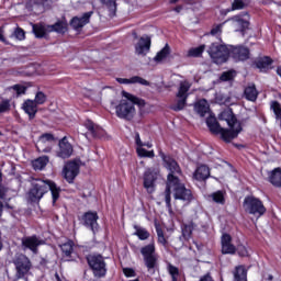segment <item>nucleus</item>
<instances>
[{
    "instance_id": "f257e3e1",
    "label": "nucleus",
    "mask_w": 281,
    "mask_h": 281,
    "mask_svg": "<svg viewBox=\"0 0 281 281\" xmlns=\"http://www.w3.org/2000/svg\"><path fill=\"white\" fill-rule=\"evenodd\" d=\"M194 111L200 115V117H205V115H210L206 119V125L210 128L211 133L214 135H221V138L223 142H232V139H236L238 137V134L243 131V126L240 125V122L236 120V116H234V112L231 110H226L221 113L220 119L224 120V122H227L229 128H223L221 127V124L216 121V117H214L210 113V103H207V100L201 99L194 104Z\"/></svg>"
},
{
    "instance_id": "f03ea898",
    "label": "nucleus",
    "mask_w": 281,
    "mask_h": 281,
    "mask_svg": "<svg viewBox=\"0 0 281 281\" xmlns=\"http://www.w3.org/2000/svg\"><path fill=\"white\" fill-rule=\"evenodd\" d=\"M122 95L123 98L115 106L116 117H120V120H127L128 122H131V120H133V117H135L137 113L135 104L136 106H139V109H144V106H146V101L126 91H123Z\"/></svg>"
},
{
    "instance_id": "7ed1b4c3",
    "label": "nucleus",
    "mask_w": 281,
    "mask_h": 281,
    "mask_svg": "<svg viewBox=\"0 0 281 281\" xmlns=\"http://www.w3.org/2000/svg\"><path fill=\"white\" fill-rule=\"evenodd\" d=\"M173 190V196L176 200L190 203L192 201V191L186 189V186L179 181L178 177L170 175L167 177V188L165 191L166 205L170 213H172V205L170 204V191Z\"/></svg>"
},
{
    "instance_id": "20e7f679",
    "label": "nucleus",
    "mask_w": 281,
    "mask_h": 281,
    "mask_svg": "<svg viewBox=\"0 0 281 281\" xmlns=\"http://www.w3.org/2000/svg\"><path fill=\"white\" fill-rule=\"evenodd\" d=\"M33 188L30 191V199L32 201H41L47 192H52L53 205L60 199V188L52 180L35 179L32 182Z\"/></svg>"
},
{
    "instance_id": "39448f33",
    "label": "nucleus",
    "mask_w": 281,
    "mask_h": 281,
    "mask_svg": "<svg viewBox=\"0 0 281 281\" xmlns=\"http://www.w3.org/2000/svg\"><path fill=\"white\" fill-rule=\"evenodd\" d=\"M13 265L15 267V274L9 276V280L18 281L27 276L32 269V261L25 255H16Z\"/></svg>"
},
{
    "instance_id": "423d86ee",
    "label": "nucleus",
    "mask_w": 281,
    "mask_h": 281,
    "mask_svg": "<svg viewBox=\"0 0 281 281\" xmlns=\"http://www.w3.org/2000/svg\"><path fill=\"white\" fill-rule=\"evenodd\" d=\"M229 52V47L218 43H213L207 49V54L215 65H223V63H227Z\"/></svg>"
},
{
    "instance_id": "0eeeda50",
    "label": "nucleus",
    "mask_w": 281,
    "mask_h": 281,
    "mask_svg": "<svg viewBox=\"0 0 281 281\" xmlns=\"http://www.w3.org/2000/svg\"><path fill=\"white\" fill-rule=\"evenodd\" d=\"M244 209L245 212L252 214V216H257V218H260V216H263V214L267 212V207H265L262 201L252 195L245 198Z\"/></svg>"
},
{
    "instance_id": "6e6552de",
    "label": "nucleus",
    "mask_w": 281,
    "mask_h": 281,
    "mask_svg": "<svg viewBox=\"0 0 281 281\" xmlns=\"http://www.w3.org/2000/svg\"><path fill=\"white\" fill-rule=\"evenodd\" d=\"M140 254L144 258L145 266L150 276H154L157 269V254H155V244H149L140 249Z\"/></svg>"
},
{
    "instance_id": "1a4fd4ad",
    "label": "nucleus",
    "mask_w": 281,
    "mask_h": 281,
    "mask_svg": "<svg viewBox=\"0 0 281 281\" xmlns=\"http://www.w3.org/2000/svg\"><path fill=\"white\" fill-rule=\"evenodd\" d=\"M90 269H92L95 278L106 276V263L100 255H90L87 258Z\"/></svg>"
},
{
    "instance_id": "9d476101",
    "label": "nucleus",
    "mask_w": 281,
    "mask_h": 281,
    "mask_svg": "<svg viewBox=\"0 0 281 281\" xmlns=\"http://www.w3.org/2000/svg\"><path fill=\"white\" fill-rule=\"evenodd\" d=\"M192 87L188 81H181L177 93V102L173 105V111H183L186 109V102L188 100V91Z\"/></svg>"
},
{
    "instance_id": "9b49d317",
    "label": "nucleus",
    "mask_w": 281,
    "mask_h": 281,
    "mask_svg": "<svg viewBox=\"0 0 281 281\" xmlns=\"http://www.w3.org/2000/svg\"><path fill=\"white\" fill-rule=\"evenodd\" d=\"M159 179V170L157 169H147L143 177V186L147 190L148 194L155 192V183Z\"/></svg>"
},
{
    "instance_id": "f8f14e48",
    "label": "nucleus",
    "mask_w": 281,
    "mask_h": 281,
    "mask_svg": "<svg viewBox=\"0 0 281 281\" xmlns=\"http://www.w3.org/2000/svg\"><path fill=\"white\" fill-rule=\"evenodd\" d=\"M80 172V165L76 161L67 162L64 167L63 175L68 183H74V179L78 177Z\"/></svg>"
},
{
    "instance_id": "ddd939ff",
    "label": "nucleus",
    "mask_w": 281,
    "mask_h": 281,
    "mask_svg": "<svg viewBox=\"0 0 281 281\" xmlns=\"http://www.w3.org/2000/svg\"><path fill=\"white\" fill-rule=\"evenodd\" d=\"M58 146L59 149L57 150V157H60V159H69V157L74 155V146L69 143L67 136L59 140Z\"/></svg>"
},
{
    "instance_id": "4468645a",
    "label": "nucleus",
    "mask_w": 281,
    "mask_h": 281,
    "mask_svg": "<svg viewBox=\"0 0 281 281\" xmlns=\"http://www.w3.org/2000/svg\"><path fill=\"white\" fill-rule=\"evenodd\" d=\"M54 135L43 134L37 144L36 148L40 153H52V145L54 144Z\"/></svg>"
},
{
    "instance_id": "2eb2a0df",
    "label": "nucleus",
    "mask_w": 281,
    "mask_h": 281,
    "mask_svg": "<svg viewBox=\"0 0 281 281\" xmlns=\"http://www.w3.org/2000/svg\"><path fill=\"white\" fill-rule=\"evenodd\" d=\"M41 245H45V241H43V239H38L36 236L22 238L23 249H30L33 251V254H37L38 247H41Z\"/></svg>"
},
{
    "instance_id": "dca6fc26",
    "label": "nucleus",
    "mask_w": 281,
    "mask_h": 281,
    "mask_svg": "<svg viewBox=\"0 0 281 281\" xmlns=\"http://www.w3.org/2000/svg\"><path fill=\"white\" fill-rule=\"evenodd\" d=\"M150 52V37L148 35L142 36L135 44V54L137 56H146Z\"/></svg>"
},
{
    "instance_id": "f3484780",
    "label": "nucleus",
    "mask_w": 281,
    "mask_h": 281,
    "mask_svg": "<svg viewBox=\"0 0 281 281\" xmlns=\"http://www.w3.org/2000/svg\"><path fill=\"white\" fill-rule=\"evenodd\" d=\"M160 157H162L164 161H165V167L167 168V170H169V175L168 177L171 175V177H177L175 175H181V167H179V164H177V161L170 157H166V155H164V153H160Z\"/></svg>"
},
{
    "instance_id": "a211bd4d",
    "label": "nucleus",
    "mask_w": 281,
    "mask_h": 281,
    "mask_svg": "<svg viewBox=\"0 0 281 281\" xmlns=\"http://www.w3.org/2000/svg\"><path fill=\"white\" fill-rule=\"evenodd\" d=\"M91 16H93V11L83 13L81 18L75 16L71 19L70 25L74 27V30H80L89 23Z\"/></svg>"
},
{
    "instance_id": "6ab92c4d",
    "label": "nucleus",
    "mask_w": 281,
    "mask_h": 281,
    "mask_svg": "<svg viewBox=\"0 0 281 281\" xmlns=\"http://www.w3.org/2000/svg\"><path fill=\"white\" fill-rule=\"evenodd\" d=\"M231 21L235 32H245L249 27V21L240 15L233 16Z\"/></svg>"
},
{
    "instance_id": "aec40b11",
    "label": "nucleus",
    "mask_w": 281,
    "mask_h": 281,
    "mask_svg": "<svg viewBox=\"0 0 281 281\" xmlns=\"http://www.w3.org/2000/svg\"><path fill=\"white\" fill-rule=\"evenodd\" d=\"M23 111L29 115L30 120H34L36 117V113H38V105L34 100L27 99L22 104Z\"/></svg>"
},
{
    "instance_id": "412c9836",
    "label": "nucleus",
    "mask_w": 281,
    "mask_h": 281,
    "mask_svg": "<svg viewBox=\"0 0 281 281\" xmlns=\"http://www.w3.org/2000/svg\"><path fill=\"white\" fill-rule=\"evenodd\" d=\"M229 54H232L235 60H247L249 58V48L236 46L229 49Z\"/></svg>"
},
{
    "instance_id": "4be33fe9",
    "label": "nucleus",
    "mask_w": 281,
    "mask_h": 281,
    "mask_svg": "<svg viewBox=\"0 0 281 281\" xmlns=\"http://www.w3.org/2000/svg\"><path fill=\"white\" fill-rule=\"evenodd\" d=\"M222 254H236V246L232 244V236L229 234L222 236Z\"/></svg>"
},
{
    "instance_id": "5701e85b",
    "label": "nucleus",
    "mask_w": 281,
    "mask_h": 281,
    "mask_svg": "<svg viewBox=\"0 0 281 281\" xmlns=\"http://www.w3.org/2000/svg\"><path fill=\"white\" fill-rule=\"evenodd\" d=\"M116 81H119L120 85H137L138 83V85H143L144 87L150 86V82H148V80L138 76L132 77L130 79L116 78Z\"/></svg>"
},
{
    "instance_id": "b1692460",
    "label": "nucleus",
    "mask_w": 281,
    "mask_h": 281,
    "mask_svg": "<svg viewBox=\"0 0 281 281\" xmlns=\"http://www.w3.org/2000/svg\"><path fill=\"white\" fill-rule=\"evenodd\" d=\"M268 181L274 188H281V168L277 167L268 172Z\"/></svg>"
},
{
    "instance_id": "393cba45",
    "label": "nucleus",
    "mask_w": 281,
    "mask_h": 281,
    "mask_svg": "<svg viewBox=\"0 0 281 281\" xmlns=\"http://www.w3.org/2000/svg\"><path fill=\"white\" fill-rule=\"evenodd\" d=\"M83 222L87 227H90V229L94 232L98 228V213H86L83 216Z\"/></svg>"
},
{
    "instance_id": "a878e982",
    "label": "nucleus",
    "mask_w": 281,
    "mask_h": 281,
    "mask_svg": "<svg viewBox=\"0 0 281 281\" xmlns=\"http://www.w3.org/2000/svg\"><path fill=\"white\" fill-rule=\"evenodd\" d=\"M193 179H195V181H205V179H210V168L205 165H201L194 171Z\"/></svg>"
},
{
    "instance_id": "bb28decb",
    "label": "nucleus",
    "mask_w": 281,
    "mask_h": 281,
    "mask_svg": "<svg viewBox=\"0 0 281 281\" xmlns=\"http://www.w3.org/2000/svg\"><path fill=\"white\" fill-rule=\"evenodd\" d=\"M47 32H56L57 34H65L67 32V21H57L53 25H47Z\"/></svg>"
},
{
    "instance_id": "cd10ccee",
    "label": "nucleus",
    "mask_w": 281,
    "mask_h": 281,
    "mask_svg": "<svg viewBox=\"0 0 281 281\" xmlns=\"http://www.w3.org/2000/svg\"><path fill=\"white\" fill-rule=\"evenodd\" d=\"M244 95L246 100H249L250 102H256V100H258V90L256 89V86H248L245 89Z\"/></svg>"
},
{
    "instance_id": "c85d7f7f",
    "label": "nucleus",
    "mask_w": 281,
    "mask_h": 281,
    "mask_svg": "<svg viewBox=\"0 0 281 281\" xmlns=\"http://www.w3.org/2000/svg\"><path fill=\"white\" fill-rule=\"evenodd\" d=\"M168 56H170V46L167 44L160 52L157 53L154 60L155 63H164Z\"/></svg>"
},
{
    "instance_id": "c756f323",
    "label": "nucleus",
    "mask_w": 281,
    "mask_h": 281,
    "mask_svg": "<svg viewBox=\"0 0 281 281\" xmlns=\"http://www.w3.org/2000/svg\"><path fill=\"white\" fill-rule=\"evenodd\" d=\"M33 32L36 36V38H43L47 33V25L45 24H33Z\"/></svg>"
},
{
    "instance_id": "7c9ffc66",
    "label": "nucleus",
    "mask_w": 281,
    "mask_h": 281,
    "mask_svg": "<svg viewBox=\"0 0 281 281\" xmlns=\"http://www.w3.org/2000/svg\"><path fill=\"white\" fill-rule=\"evenodd\" d=\"M85 126L89 131L90 135H92V137H98V135H100V131H102L100 126L93 124V122L89 120L86 121Z\"/></svg>"
},
{
    "instance_id": "2f4dec72",
    "label": "nucleus",
    "mask_w": 281,
    "mask_h": 281,
    "mask_svg": "<svg viewBox=\"0 0 281 281\" xmlns=\"http://www.w3.org/2000/svg\"><path fill=\"white\" fill-rule=\"evenodd\" d=\"M47 164H49V158L46 156H43L33 161V168L34 170H43V168H45Z\"/></svg>"
},
{
    "instance_id": "473e14b6",
    "label": "nucleus",
    "mask_w": 281,
    "mask_h": 281,
    "mask_svg": "<svg viewBox=\"0 0 281 281\" xmlns=\"http://www.w3.org/2000/svg\"><path fill=\"white\" fill-rule=\"evenodd\" d=\"M101 3L105 5L110 16H115V10H117V4L115 0H101Z\"/></svg>"
},
{
    "instance_id": "72a5a7b5",
    "label": "nucleus",
    "mask_w": 281,
    "mask_h": 281,
    "mask_svg": "<svg viewBox=\"0 0 281 281\" xmlns=\"http://www.w3.org/2000/svg\"><path fill=\"white\" fill-rule=\"evenodd\" d=\"M272 63L273 60H271L269 57H263L257 61L256 66L257 69H260V71H267Z\"/></svg>"
},
{
    "instance_id": "f704fd0d",
    "label": "nucleus",
    "mask_w": 281,
    "mask_h": 281,
    "mask_svg": "<svg viewBox=\"0 0 281 281\" xmlns=\"http://www.w3.org/2000/svg\"><path fill=\"white\" fill-rule=\"evenodd\" d=\"M203 52H205V45L189 49L187 56L189 58H199Z\"/></svg>"
},
{
    "instance_id": "c9c22d12",
    "label": "nucleus",
    "mask_w": 281,
    "mask_h": 281,
    "mask_svg": "<svg viewBox=\"0 0 281 281\" xmlns=\"http://www.w3.org/2000/svg\"><path fill=\"white\" fill-rule=\"evenodd\" d=\"M136 153L138 157H148L149 159H153V157H155V150H146L144 146L136 147Z\"/></svg>"
},
{
    "instance_id": "e433bc0d",
    "label": "nucleus",
    "mask_w": 281,
    "mask_h": 281,
    "mask_svg": "<svg viewBox=\"0 0 281 281\" xmlns=\"http://www.w3.org/2000/svg\"><path fill=\"white\" fill-rule=\"evenodd\" d=\"M210 196L214 201V203H220L221 205H225V193H223V191L214 192Z\"/></svg>"
},
{
    "instance_id": "4c0bfd02",
    "label": "nucleus",
    "mask_w": 281,
    "mask_h": 281,
    "mask_svg": "<svg viewBox=\"0 0 281 281\" xmlns=\"http://www.w3.org/2000/svg\"><path fill=\"white\" fill-rule=\"evenodd\" d=\"M135 236H137L139 240H146L150 236L148 231H146L145 228L135 227Z\"/></svg>"
},
{
    "instance_id": "58836bf2",
    "label": "nucleus",
    "mask_w": 281,
    "mask_h": 281,
    "mask_svg": "<svg viewBox=\"0 0 281 281\" xmlns=\"http://www.w3.org/2000/svg\"><path fill=\"white\" fill-rule=\"evenodd\" d=\"M61 251L66 255V256H71L72 251H74V241H68L66 244L61 245Z\"/></svg>"
},
{
    "instance_id": "ea45409f",
    "label": "nucleus",
    "mask_w": 281,
    "mask_h": 281,
    "mask_svg": "<svg viewBox=\"0 0 281 281\" xmlns=\"http://www.w3.org/2000/svg\"><path fill=\"white\" fill-rule=\"evenodd\" d=\"M168 272H169V276H171L172 281H178V279H179V268H177L172 265H169L168 266Z\"/></svg>"
},
{
    "instance_id": "a19ab883",
    "label": "nucleus",
    "mask_w": 281,
    "mask_h": 281,
    "mask_svg": "<svg viewBox=\"0 0 281 281\" xmlns=\"http://www.w3.org/2000/svg\"><path fill=\"white\" fill-rule=\"evenodd\" d=\"M223 25H225V23L215 24L211 30V35L216 37L221 36V34H223Z\"/></svg>"
},
{
    "instance_id": "79ce46f5",
    "label": "nucleus",
    "mask_w": 281,
    "mask_h": 281,
    "mask_svg": "<svg viewBox=\"0 0 281 281\" xmlns=\"http://www.w3.org/2000/svg\"><path fill=\"white\" fill-rule=\"evenodd\" d=\"M236 76V71L234 70H228L222 74L221 80L223 82H227V80H233V78Z\"/></svg>"
},
{
    "instance_id": "37998d69",
    "label": "nucleus",
    "mask_w": 281,
    "mask_h": 281,
    "mask_svg": "<svg viewBox=\"0 0 281 281\" xmlns=\"http://www.w3.org/2000/svg\"><path fill=\"white\" fill-rule=\"evenodd\" d=\"M35 104H45L47 102V97L43 92H37L35 95V100H33Z\"/></svg>"
},
{
    "instance_id": "c03bdc74",
    "label": "nucleus",
    "mask_w": 281,
    "mask_h": 281,
    "mask_svg": "<svg viewBox=\"0 0 281 281\" xmlns=\"http://www.w3.org/2000/svg\"><path fill=\"white\" fill-rule=\"evenodd\" d=\"M245 8V1L234 0L232 3V10H243Z\"/></svg>"
},
{
    "instance_id": "a18cd8bd",
    "label": "nucleus",
    "mask_w": 281,
    "mask_h": 281,
    "mask_svg": "<svg viewBox=\"0 0 281 281\" xmlns=\"http://www.w3.org/2000/svg\"><path fill=\"white\" fill-rule=\"evenodd\" d=\"M182 236L188 240L192 236V226L186 225L182 228Z\"/></svg>"
},
{
    "instance_id": "49530a36",
    "label": "nucleus",
    "mask_w": 281,
    "mask_h": 281,
    "mask_svg": "<svg viewBox=\"0 0 281 281\" xmlns=\"http://www.w3.org/2000/svg\"><path fill=\"white\" fill-rule=\"evenodd\" d=\"M10 111V101L4 100L0 102V113H8Z\"/></svg>"
},
{
    "instance_id": "de8ad7c7",
    "label": "nucleus",
    "mask_w": 281,
    "mask_h": 281,
    "mask_svg": "<svg viewBox=\"0 0 281 281\" xmlns=\"http://www.w3.org/2000/svg\"><path fill=\"white\" fill-rule=\"evenodd\" d=\"M12 89H13V91H15L18 93V95H21V94L25 93L27 88L25 86L15 85L12 87Z\"/></svg>"
},
{
    "instance_id": "09e8293b",
    "label": "nucleus",
    "mask_w": 281,
    "mask_h": 281,
    "mask_svg": "<svg viewBox=\"0 0 281 281\" xmlns=\"http://www.w3.org/2000/svg\"><path fill=\"white\" fill-rule=\"evenodd\" d=\"M14 36L18 38V41H23L25 38V31L18 27L14 32Z\"/></svg>"
},
{
    "instance_id": "8fccbe9b",
    "label": "nucleus",
    "mask_w": 281,
    "mask_h": 281,
    "mask_svg": "<svg viewBox=\"0 0 281 281\" xmlns=\"http://www.w3.org/2000/svg\"><path fill=\"white\" fill-rule=\"evenodd\" d=\"M158 243L166 245V237H164V231L157 228Z\"/></svg>"
},
{
    "instance_id": "3c124183",
    "label": "nucleus",
    "mask_w": 281,
    "mask_h": 281,
    "mask_svg": "<svg viewBox=\"0 0 281 281\" xmlns=\"http://www.w3.org/2000/svg\"><path fill=\"white\" fill-rule=\"evenodd\" d=\"M123 273L126 276V278H135V270L131 268H124Z\"/></svg>"
},
{
    "instance_id": "603ef678",
    "label": "nucleus",
    "mask_w": 281,
    "mask_h": 281,
    "mask_svg": "<svg viewBox=\"0 0 281 281\" xmlns=\"http://www.w3.org/2000/svg\"><path fill=\"white\" fill-rule=\"evenodd\" d=\"M237 251L239 256H248L247 248L245 246H238Z\"/></svg>"
},
{
    "instance_id": "864d4df0",
    "label": "nucleus",
    "mask_w": 281,
    "mask_h": 281,
    "mask_svg": "<svg viewBox=\"0 0 281 281\" xmlns=\"http://www.w3.org/2000/svg\"><path fill=\"white\" fill-rule=\"evenodd\" d=\"M135 144H136L137 148H139V146H144L142 138L139 137V133H135Z\"/></svg>"
},
{
    "instance_id": "5fc2aeb1",
    "label": "nucleus",
    "mask_w": 281,
    "mask_h": 281,
    "mask_svg": "<svg viewBox=\"0 0 281 281\" xmlns=\"http://www.w3.org/2000/svg\"><path fill=\"white\" fill-rule=\"evenodd\" d=\"M200 281H214L210 274H205L200 279Z\"/></svg>"
},
{
    "instance_id": "6e6d98bb",
    "label": "nucleus",
    "mask_w": 281,
    "mask_h": 281,
    "mask_svg": "<svg viewBox=\"0 0 281 281\" xmlns=\"http://www.w3.org/2000/svg\"><path fill=\"white\" fill-rule=\"evenodd\" d=\"M5 196V188L0 187V199H3Z\"/></svg>"
},
{
    "instance_id": "4d7b16f0",
    "label": "nucleus",
    "mask_w": 281,
    "mask_h": 281,
    "mask_svg": "<svg viewBox=\"0 0 281 281\" xmlns=\"http://www.w3.org/2000/svg\"><path fill=\"white\" fill-rule=\"evenodd\" d=\"M144 146H146L147 148H153V144L150 143H144Z\"/></svg>"
},
{
    "instance_id": "13d9d810",
    "label": "nucleus",
    "mask_w": 281,
    "mask_h": 281,
    "mask_svg": "<svg viewBox=\"0 0 281 281\" xmlns=\"http://www.w3.org/2000/svg\"><path fill=\"white\" fill-rule=\"evenodd\" d=\"M2 212H3V203L0 202V216H1Z\"/></svg>"
},
{
    "instance_id": "bf43d9fd",
    "label": "nucleus",
    "mask_w": 281,
    "mask_h": 281,
    "mask_svg": "<svg viewBox=\"0 0 281 281\" xmlns=\"http://www.w3.org/2000/svg\"><path fill=\"white\" fill-rule=\"evenodd\" d=\"M55 278L57 281H63V279H60V276H58V273H55Z\"/></svg>"
},
{
    "instance_id": "052dcab7",
    "label": "nucleus",
    "mask_w": 281,
    "mask_h": 281,
    "mask_svg": "<svg viewBox=\"0 0 281 281\" xmlns=\"http://www.w3.org/2000/svg\"><path fill=\"white\" fill-rule=\"evenodd\" d=\"M181 10H182L181 7H177V8L175 9V12H181Z\"/></svg>"
},
{
    "instance_id": "680f3d73",
    "label": "nucleus",
    "mask_w": 281,
    "mask_h": 281,
    "mask_svg": "<svg viewBox=\"0 0 281 281\" xmlns=\"http://www.w3.org/2000/svg\"><path fill=\"white\" fill-rule=\"evenodd\" d=\"M277 74H278V76H280V78H281V67H279V68L277 69Z\"/></svg>"
},
{
    "instance_id": "e2e57ef3",
    "label": "nucleus",
    "mask_w": 281,
    "mask_h": 281,
    "mask_svg": "<svg viewBox=\"0 0 281 281\" xmlns=\"http://www.w3.org/2000/svg\"><path fill=\"white\" fill-rule=\"evenodd\" d=\"M277 74H278V76H280V78H281V67H279V68L277 69Z\"/></svg>"
},
{
    "instance_id": "0e129e2a",
    "label": "nucleus",
    "mask_w": 281,
    "mask_h": 281,
    "mask_svg": "<svg viewBox=\"0 0 281 281\" xmlns=\"http://www.w3.org/2000/svg\"><path fill=\"white\" fill-rule=\"evenodd\" d=\"M0 41H3V32L0 29Z\"/></svg>"
},
{
    "instance_id": "69168bd1",
    "label": "nucleus",
    "mask_w": 281,
    "mask_h": 281,
    "mask_svg": "<svg viewBox=\"0 0 281 281\" xmlns=\"http://www.w3.org/2000/svg\"><path fill=\"white\" fill-rule=\"evenodd\" d=\"M179 0H170V3H177Z\"/></svg>"
},
{
    "instance_id": "338daca9",
    "label": "nucleus",
    "mask_w": 281,
    "mask_h": 281,
    "mask_svg": "<svg viewBox=\"0 0 281 281\" xmlns=\"http://www.w3.org/2000/svg\"><path fill=\"white\" fill-rule=\"evenodd\" d=\"M2 247H3V246H2L1 243H0V250H1Z\"/></svg>"
}]
</instances>
